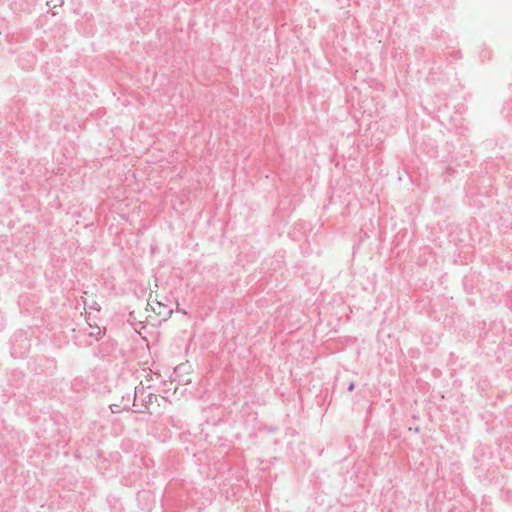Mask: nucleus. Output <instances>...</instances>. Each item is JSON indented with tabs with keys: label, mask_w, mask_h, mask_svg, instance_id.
Masks as SVG:
<instances>
[{
	"label": "nucleus",
	"mask_w": 512,
	"mask_h": 512,
	"mask_svg": "<svg viewBox=\"0 0 512 512\" xmlns=\"http://www.w3.org/2000/svg\"><path fill=\"white\" fill-rule=\"evenodd\" d=\"M11 356L14 358H24L28 354L31 344L26 332L16 331L10 339Z\"/></svg>",
	"instance_id": "f257e3e1"
},
{
	"label": "nucleus",
	"mask_w": 512,
	"mask_h": 512,
	"mask_svg": "<svg viewBox=\"0 0 512 512\" xmlns=\"http://www.w3.org/2000/svg\"><path fill=\"white\" fill-rule=\"evenodd\" d=\"M209 499L199 502V493L191 491L186 495L185 499L176 500L175 506L178 510L183 509L185 512H201L205 509Z\"/></svg>",
	"instance_id": "f03ea898"
},
{
	"label": "nucleus",
	"mask_w": 512,
	"mask_h": 512,
	"mask_svg": "<svg viewBox=\"0 0 512 512\" xmlns=\"http://www.w3.org/2000/svg\"><path fill=\"white\" fill-rule=\"evenodd\" d=\"M153 399H156V396L153 393H148L143 385L135 387L132 403L135 408L134 412L144 413L152 404Z\"/></svg>",
	"instance_id": "7ed1b4c3"
},
{
	"label": "nucleus",
	"mask_w": 512,
	"mask_h": 512,
	"mask_svg": "<svg viewBox=\"0 0 512 512\" xmlns=\"http://www.w3.org/2000/svg\"><path fill=\"white\" fill-rule=\"evenodd\" d=\"M32 370L36 374H53L56 370V361L50 358H39L35 361Z\"/></svg>",
	"instance_id": "20e7f679"
},
{
	"label": "nucleus",
	"mask_w": 512,
	"mask_h": 512,
	"mask_svg": "<svg viewBox=\"0 0 512 512\" xmlns=\"http://www.w3.org/2000/svg\"><path fill=\"white\" fill-rule=\"evenodd\" d=\"M157 305L159 307V310L157 311L158 315H163L164 317H169L172 314V312H173L172 308L164 305L161 302H157Z\"/></svg>",
	"instance_id": "39448f33"
},
{
	"label": "nucleus",
	"mask_w": 512,
	"mask_h": 512,
	"mask_svg": "<svg viewBox=\"0 0 512 512\" xmlns=\"http://www.w3.org/2000/svg\"><path fill=\"white\" fill-rule=\"evenodd\" d=\"M27 57H28V64L27 65H22L23 68L25 69H29L30 67H32L34 64H35V57L34 55H31V54H27Z\"/></svg>",
	"instance_id": "423d86ee"
},
{
	"label": "nucleus",
	"mask_w": 512,
	"mask_h": 512,
	"mask_svg": "<svg viewBox=\"0 0 512 512\" xmlns=\"http://www.w3.org/2000/svg\"><path fill=\"white\" fill-rule=\"evenodd\" d=\"M85 307H88L89 309L96 310V311H100V309H101L100 305L95 301H92L90 304H87L85 302Z\"/></svg>",
	"instance_id": "0eeeda50"
},
{
	"label": "nucleus",
	"mask_w": 512,
	"mask_h": 512,
	"mask_svg": "<svg viewBox=\"0 0 512 512\" xmlns=\"http://www.w3.org/2000/svg\"><path fill=\"white\" fill-rule=\"evenodd\" d=\"M96 329H97V333H96V331H93V332H91L89 335H90V336H95V338H96L97 340H99V339L101 338V335H102V333H103V332L100 330V328H99V327H96Z\"/></svg>",
	"instance_id": "6e6552de"
},
{
	"label": "nucleus",
	"mask_w": 512,
	"mask_h": 512,
	"mask_svg": "<svg viewBox=\"0 0 512 512\" xmlns=\"http://www.w3.org/2000/svg\"><path fill=\"white\" fill-rule=\"evenodd\" d=\"M110 409L112 413H119L121 410V406L118 404H111Z\"/></svg>",
	"instance_id": "1a4fd4ad"
},
{
	"label": "nucleus",
	"mask_w": 512,
	"mask_h": 512,
	"mask_svg": "<svg viewBox=\"0 0 512 512\" xmlns=\"http://www.w3.org/2000/svg\"><path fill=\"white\" fill-rule=\"evenodd\" d=\"M129 402H130V395L127 396L126 403L123 404V407H122L123 410H130Z\"/></svg>",
	"instance_id": "9d476101"
},
{
	"label": "nucleus",
	"mask_w": 512,
	"mask_h": 512,
	"mask_svg": "<svg viewBox=\"0 0 512 512\" xmlns=\"http://www.w3.org/2000/svg\"><path fill=\"white\" fill-rule=\"evenodd\" d=\"M354 388H355V384H354V382H350V383H349V385H348V387H347L348 391H350V392H351V391H353V390H354Z\"/></svg>",
	"instance_id": "9b49d317"
},
{
	"label": "nucleus",
	"mask_w": 512,
	"mask_h": 512,
	"mask_svg": "<svg viewBox=\"0 0 512 512\" xmlns=\"http://www.w3.org/2000/svg\"><path fill=\"white\" fill-rule=\"evenodd\" d=\"M2 326H3L2 318L0 317V329H2Z\"/></svg>",
	"instance_id": "f8f14e48"
}]
</instances>
